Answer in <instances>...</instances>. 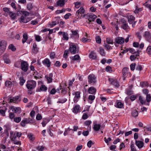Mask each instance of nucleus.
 <instances>
[{"label": "nucleus", "mask_w": 151, "mask_h": 151, "mask_svg": "<svg viewBox=\"0 0 151 151\" xmlns=\"http://www.w3.org/2000/svg\"><path fill=\"white\" fill-rule=\"evenodd\" d=\"M28 123H29V121L28 120L27 118H25L21 122L20 124L22 126L24 127L25 125V124Z\"/></svg>", "instance_id": "21"}, {"label": "nucleus", "mask_w": 151, "mask_h": 151, "mask_svg": "<svg viewBox=\"0 0 151 151\" xmlns=\"http://www.w3.org/2000/svg\"><path fill=\"white\" fill-rule=\"evenodd\" d=\"M96 42L99 44H100L101 42V39L99 36H97L96 38Z\"/></svg>", "instance_id": "42"}, {"label": "nucleus", "mask_w": 151, "mask_h": 151, "mask_svg": "<svg viewBox=\"0 0 151 151\" xmlns=\"http://www.w3.org/2000/svg\"><path fill=\"white\" fill-rule=\"evenodd\" d=\"M42 63L44 65H46L47 67H49L50 66L51 62L47 58H46L43 60Z\"/></svg>", "instance_id": "13"}, {"label": "nucleus", "mask_w": 151, "mask_h": 151, "mask_svg": "<svg viewBox=\"0 0 151 151\" xmlns=\"http://www.w3.org/2000/svg\"><path fill=\"white\" fill-rule=\"evenodd\" d=\"M135 144L139 148H141L144 146L143 142L140 141L136 140L135 142Z\"/></svg>", "instance_id": "16"}, {"label": "nucleus", "mask_w": 151, "mask_h": 151, "mask_svg": "<svg viewBox=\"0 0 151 151\" xmlns=\"http://www.w3.org/2000/svg\"><path fill=\"white\" fill-rule=\"evenodd\" d=\"M130 147L131 151H137L136 149H135L134 144H132Z\"/></svg>", "instance_id": "64"}, {"label": "nucleus", "mask_w": 151, "mask_h": 151, "mask_svg": "<svg viewBox=\"0 0 151 151\" xmlns=\"http://www.w3.org/2000/svg\"><path fill=\"white\" fill-rule=\"evenodd\" d=\"M23 38L22 40V42L23 43H24L28 39L27 35L26 34H24L23 36Z\"/></svg>", "instance_id": "31"}, {"label": "nucleus", "mask_w": 151, "mask_h": 151, "mask_svg": "<svg viewBox=\"0 0 151 151\" xmlns=\"http://www.w3.org/2000/svg\"><path fill=\"white\" fill-rule=\"evenodd\" d=\"M94 126L93 127V129L95 131H99L101 125L99 124H96V122H93Z\"/></svg>", "instance_id": "18"}, {"label": "nucleus", "mask_w": 151, "mask_h": 151, "mask_svg": "<svg viewBox=\"0 0 151 151\" xmlns=\"http://www.w3.org/2000/svg\"><path fill=\"white\" fill-rule=\"evenodd\" d=\"M38 48L37 47V45L35 43H34L33 45L32 51L34 53H36L38 51Z\"/></svg>", "instance_id": "22"}, {"label": "nucleus", "mask_w": 151, "mask_h": 151, "mask_svg": "<svg viewBox=\"0 0 151 151\" xmlns=\"http://www.w3.org/2000/svg\"><path fill=\"white\" fill-rule=\"evenodd\" d=\"M110 81L111 84L116 87H119V85L118 81L116 79H109Z\"/></svg>", "instance_id": "9"}, {"label": "nucleus", "mask_w": 151, "mask_h": 151, "mask_svg": "<svg viewBox=\"0 0 151 151\" xmlns=\"http://www.w3.org/2000/svg\"><path fill=\"white\" fill-rule=\"evenodd\" d=\"M63 38L62 39L63 40H68V34L67 32H63Z\"/></svg>", "instance_id": "27"}, {"label": "nucleus", "mask_w": 151, "mask_h": 151, "mask_svg": "<svg viewBox=\"0 0 151 151\" xmlns=\"http://www.w3.org/2000/svg\"><path fill=\"white\" fill-rule=\"evenodd\" d=\"M11 109H12V111L15 113H20L21 112V109L19 107H16L13 106L11 107Z\"/></svg>", "instance_id": "14"}, {"label": "nucleus", "mask_w": 151, "mask_h": 151, "mask_svg": "<svg viewBox=\"0 0 151 151\" xmlns=\"http://www.w3.org/2000/svg\"><path fill=\"white\" fill-rule=\"evenodd\" d=\"M21 69L24 72L27 71L28 68V65L27 62L22 60L21 62Z\"/></svg>", "instance_id": "6"}, {"label": "nucleus", "mask_w": 151, "mask_h": 151, "mask_svg": "<svg viewBox=\"0 0 151 151\" xmlns=\"http://www.w3.org/2000/svg\"><path fill=\"white\" fill-rule=\"evenodd\" d=\"M100 54L102 56H104L105 55L104 49L101 48H100Z\"/></svg>", "instance_id": "52"}, {"label": "nucleus", "mask_w": 151, "mask_h": 151, "mask_svg": "<svg viewBox=\"0 0 151 151\" xmlns=\"http://www.w3.org/2000/svg\"><path fill=\"white\" fill-rule=\"evenodd\" d=\"M141 86L143 87H144L148 86V83L147 82H143L140 83Z\"/></svg>", "instance_id": "58"}, {"label": "nucleus", "mask_w": 151, "mask_h": 151, "mask_svg": "<svg viewBox=\"0 0 151 151\" xmlns=\"http://www.w3.org/2000/svg\"><path fill=\"white\" fill-rule=\"evenodd\" d=\"M29 13L28 12L25 11H23L22 14L23 16H24V17H25L26 16H29Z\"/></svg>", "instance_id": "50"}, {"label": "nucleus", "mask_w": 151, "mask_h": 151, "mask_svg": "<svg viewBox=\"0 0 151 151\" xmlns=\"http://www.w3.org/2000/svg\"><path fill=\"white\" fill-rule=\"evenodd\" d=\"M41 91H45L47 89V88L44 85H42L40 88Z\"/></svg>", "instance_id": "48"}, {"label": "nucleus", "mask_w": 151, "mask_h": 151, "mask_svg": "<svg viewBox=\"0 0 151 151\" xmlns=\"http://www.w3.org/2000/svg\"><path fill=\"white\" fill-rule=\"evenodd\" d=\"M44 148L43 146H38L37 147L36 149L39 151H42L44 150Z\"/></svg>", "instance_id": "54"}, {"label": "nucleus", "mask_w": 151, "mask_h": 151, "mask_svg": "<svg viewBox=\"0 0 151 151\" xmlns=\"http://www.w3.org/2000/svg\"><path fill=\"white\" fill-rule=\"evenodd\" d=\"M147 52L148 54L151 55V46H149L147 47Z\"/></svg>", "instance_id": "51"}, {"label": "nucleus", "mask_w": 151, "mask_h": 151, "mask_svg": "<svg viewBox=\"0 0 151 151\" xmlns=\"http://www.w3.org/2000/svg\"><path fill=\"white\" fill-rule=\"evenodd\" d=\"M80 111V107L79 105H76L73 108V112L75 113L79 112Z\"/></svg>", "instance_id": "17"}, {"label": "nucleus", "mask_w": 151, "mask_h": 151, "mask_svg": "<svg viewBox=\"0 0 151 151\" xmlns=\"http://www.w3.org/2000/svg\"><path fill=\"white\" fill-rule=\"evenodd\" d=\"M122 25H121L122 28L124 30H128L129 29V27L128 26L126 21L124 20L122 21Z\"/></svg>", "instance_id": "11"}, {"label": "nucleus", "mask_w": 151, "mask_h": 151, "mask_svg": "<svg viewBox=\"0 0 151 151\" xmlns=\"http://www.w3.org/2000/svg\"><path fill=\"white\" fill-rule=\"evenodd\" d=\"M115 42L117 43L122 44L124 42V39L122 37H118L116 38Z\"/></svg>", "instance_id": "10"}, {"label": "nucleus", "mask_w": 151, "mask_h": 151, "mask_svg": "<svg viewBox=\"0 0 151 151\" xmlns=\"http://www.w3.org/2000/svg\"><path fill=\"white\" fill-rule=\"evenodd\" d=\"M139 100L140 101V102L142 104H144L145 102V101H144L143 99V98L141 96H139Z\"/></svg>", "instance_id": "61"}, {"label": "nucleus", "mask_w": 151, "mask_h": 151, "mask_svg": "<svg viewBox=\"0 0 151 151\" xmlns=\"http://www.w3.org/2000/svg\"><path fill=\"white\" fill-rule=\"evenodd\" d=\"M69 50H65L64 52V54L63 55V57L66 59L68 57V54L69 53Z\"/></svg>", "instance_id": "29"}, {"label": "nucleus", "mask_w": 151, "mask_h": 151, "mask_svg": "<svg viewBox=\"0 0 151 151\" xmlns=\"http://www.w3.org/2000/svg\"><path fill=\"white\" fill-rule=\"evenodd\" d=\"M9 15L12 19L14 20L15 19L16 17V14L15 13H12H12Z\"/></svg>", "instance_id": "43"}, {"label": "nucleus", "mask_w": 151, "mask_h": 151, "mask_svg": "<svg viewBox=\"0 0 151 151\" xmlns=\"http://www.w3.org/2000/svg\"><path fill=\"white\" fill-rule=\"evenodd\" d=\"M21 65V63L19 61H17L14 64V66L17 68H19L20 65Z\"/></svg>", "instance_id": "56"}, {"label": "nucleus", "mask_w": 151, "mask_h": 151, "mask_svg": "<svg viewBox=\"0 0 151 151\" xmlns=\"http://www.w3.org/2000/svg\"><path fill=\"white\" fill-rule=\"evenodd\" d=\"M139 52H137V54L135 55H132L130 57V59L132 61H133L135 60L137 56H139Z\"/></svg>", "instance_id": "26"}, {"label": "nucleus", "mask_w": 151, "mask_h": 151, "mask_svg": "<svg viewBox=\"0 0 151 151\" xmlns=\"http://www.w3.org/2000/svg\"><path fill=\"white\" fill-rule=\"evenodd\" d=\"M106 42L108 44L112 45L113 43V40L109 37L107 38L106 39Z\"/></svg>", "instance_id": "32"}, {"label": "nucleus", "mask_w": 151, "mask_h": 151, "mask_svg": "<svg viewBox=\"0 0 151 151\" xmlns=\"http://www.w3.org/2000/svg\"><path fill=\"white\" fill-rule=\"evenodd\" d=\"M124 106L123 104L120 102H118L117 103V105L115 106L119 108H121L123 107Z\"/></svg>", "instance_id": "35"}, {"label": "nucleus", "mask_w": 151, "mask_h": 151, "mask_svg": "<svg viewBox=\"0 0 151 151\" xmlns=\"http://www.w3.org/2000/svg\"><path fill=\"white\" fill-rule=\"evenodd\" d=\"M76 15L78 18H81V17H85V10L83 7H81L76 12Z\"/></svg>", "instance_id": "2"}, {"label": "nucleus", "mask_w": 151, "mask_h": 151, "mask_svg": "<svg viewBox=\"0 0 151 151\" xmlns=\"http://www.w3.org/2000/svg\"><path fill=\"white\" fill-rule=\"evenodd\" d=\"M67 101V99L66 98H63L59 99L57 102L60 103H63Z\"/></svg>", "instance_id": "34"}, {"label": "nucleus", "mask_w": 151, "mask_h": 151, "mask_svg": "<svg viewBox=\"0 0 151 151\" xmlns=\"http://www.w3.org/2000/svg\"><path fill=\"white\" fill-rule=\"evenodd\" d=\"M147 2H146L144 4V5L146 7L148 8L150 10H151V4H147Z\"/></svg>", "instance_id": "53"}, {"label": "nucleus", "mask_w": 151, "mask_h": 151, "mask_svg": "<svg viewBox=\"0 0 151 151\" xmlns=\"http://www.w3.org/2000/svg\"><path fill=\"white\" fill-rule=\"evenodd\" d=\"M12 84V82L10 81H7L5 82L6 86L8 87H10Z\"/></svg>", "instance_id": "41"}, {"label": "nucleus", "mask_w": 151, "mask_h": 151, "mask_svg": "<svg viewBox=\"0 0 151 151\" xmlns=\"http://www.w3.org/2000/svg\"><path fill=\"white\" fill-rule=\"evenodd\" d=\"M89 57L90 58L93 59H95L97 58V56L96 53L94 51H92L91 52L89 55Z\"/></svg>", "instance_id": "20"}, {"label": "nucleus", "mask_w": 151, "mask_h": 151, "mask_svg": "<svg viewBox=\"0 0 151 151\" xmlns=\"http://www.w3.org/2000/svg\"><path fill=\"white\" fill-rule=\"evenodd\" d=\"M88 91L89 93L93 94L95 93L96 89L93 87L91 86L89 88Z\"/></svg>", "instance_id": "15"}, {"label": "nucleus", "mask_w": 151, "mask_h": 151, "mask_svg": "<svg viewBox=\"0 0 151 151\" xmlns=\"http://www.w3.org/2000/svg\"><path fill=\"white\" fill-rule=\"evenodd\" d=\"M132 115L134 117H137L138 114V112L136 110H133L132 112Z\"/></svg>", "instance_id": "30"}, {"label": "nucleus", "mask_w": 151, "mask_h": 151, "mask_svg": "<svg viewBox=\"0 0 151 151\" xmlns=\"http://www.w3.org/2000/svg\"><path fill=\"white\" fill-rule=\"evenodd\" d=\"M6 110V109H5L4 110L2 109H1L0 110V113L2 115V116H5V114Z\"/></svg>", "instance_id": "60"}, {"label": "nucleus", "mask_w": 151, "mask_h": 151, "mask_svg": "<svg viewBox=\"0 0 151 151\" xmlns=\"http://www.w3.org/2000/svg\"><path fill=\"white\" fill-rule=\"evenodd\" d=\"M104 46L107 50H109L112 49L111 46L107 43H104Z\"/></svg>", "instance_id": "36"}, {"label": "nucleus", "mask_w": 151, "mask_h": 151, "mask_svg": "<svg viewBox=\"0 0 151 151\" xmlns=\"http://www.w3.org/2000/svg\"><path fill=\"white\" fill-rule=\"evenodd\" d=\"M3 10L5 12L8 13L9 14H10L12 13L11 12H10L8 8H3Z\"/></svg>", "instance_id": "39"}, {"label": "nucleus", "mask_w": 151, "mask_h": 151, "mask_svg": "<svg viewBox=\"0 0 151 151\" xmlns=\"http://www.w3.org/2000/svg\"><path fill=\"white\" fill-rule=\"evenodd\" d=\"M15 116V115L14 113L10 112L9 113V117L11 119H14Z\"/></svg>", "instance_id": "46"}, {"label": "nucleus", "mask_w": 151, "mask_h": 151, "mask_svg": "<svg viewBox=\"0 0 151 151\" xmlns=\"http://www.w3.org/2000/svg\"><path fill=\"white\" fill-rule=\"evenodd\" d=\"M80 97V93L78 91L76 92L75 93V97H74L73 100L75 102H77V99H79Z\"/></svg>", "instance_id": "25"}, {"label": "nucleus", "mask_w": 151, "mask_h": 151, "mask_svg": "<svg viewBox=\"0 0 151 151\" xmlns=\"http://www.w3.org/2000/svg\"><path fill=\"white\" fill-rule=\"evenodd\" d=\"M146 99L147 102H149L151 101V96L150 94H147L146 95Z\"/></svg>", "instance_id": "45"}, {"label": "nucleus", "mask_w": 151, "mask_h": 151, "mask_svg": "<svg viewBox=\"0 0 151 151\" xmlns=\"http://www.w3.org/2000/svg\"><path fill=\"white\" fill-rule=\"evenodd\" d=\"M71 54H75L78 52V48L74 43H71L68 49Z\"/></svg>", "instance_id": "1"}, {"label": "nucleus", "mask_w": 151, "mask_h": 151, "mask_svg": "<svg viewBox=\"0 0 151 151\" xmlns=\"http://www.w3.org/2000/svg\"><path fill=\"white\" fill-rule=\"evenodd\" d=\"M19 98V96H15L12 99H10V102H14V101H17ZM15 103V102H14Z\"/></svg>", "instance_id": "37"}, {"label": "nucleus", "mask_w": 151, "mask_h": 151, "mask_svg": "<svg viewBox=\"0 0 151 151\" xmlns=\"http://www.w3.org/2000/svg\"><path fill=\"white\" fill-rule=\"evenodd\" d=\"M27 9L29 10H30L32 8V4L31 3H29L27 5Z\"/></svg>", "instance_id": "57"}, {"label": "nucleus", "mask_w": 151, "mask_h": 151, "mask_svg": "<svg viewBox=\"0 0 151 151\" xmlns=\"http://www.w3.org/2000/svg\"><path fill=\"white\" fill-rule=\"evenodd\" d=\"M36 82L33 80L28 81L27 82L26 86L29 90L35 88L36 86Z\"/></svg>", "instance_id": "3"}, {"label": "nucleus", "mask_w": 151, "mask_h": 151, "mask_svg": "<svg viewBox=\"0 0 151 151\" xmlns=\"http://www.w3.org/2000/svg\"><path fill=\"white\" fill-rule=\"evenodd\" d=\"M129 68H124L122 70L123 77L124 78L123 79L124 80L127 75V74Z\"/></svg>", "instance_id": "12"}, {"label": "nucleus", "mask_w": 151, "mask_h": 151, "mask_svg": "<svg viewBox=\"0 0 151 151\" xmlns=\"http://www.w3.org/2000/svg\"><path fill=\"white\" fill-rule=\"evenodd\" d=\"M106 70L109 72H111L112 71L111 68L110 66H107L106 68Z\"/></svg>", "instance_id": "49"}, {"label": "nucleus", "mask_w": 151, "mask_h": 151, "mask_svg": "<svg viewBox=\"0 0 151 151\" xmlns=\"http://www.w3.org/2000/svg\"><path fill=\"white\" fill-rule=\"evenodd\" d=\"M42 118V117L41 115L40 114H38L36 116V119L37 120H41Z\"/></svg>", "instance_id": "59"}, {"label": "nucleus", "mask_w": 151, "mask_h": 151, "mask_svg": "<svg viewBox=\"0 0 151 151\" xmlns=\"http://www.w3.org/2000/svg\"><path fill=\"white\" fill-rule=\"evenodd\" d=\"M88 78V82L89 83H92V84H93L96 82V77L93 75H89Z\"/></svg>", "instance_id": "7"}, {"label": "nucleus", "mask_w": 151, "mask_h": 151, "mask_svg": "<svg viewBox=\"0 0 151 151\" xmlns=\"http://www.w3.org/2000/svg\"><path fill=\"white\" fill-rule=\"evenodd\" d=\"M143 37L147 41L150 42H151V35L149 32H145L144 33Z\"/></svg>", "instance_id": "8"}, {"label": "nucleus", "mask_w": 151, "mask_h": 151, "mask_svg": "<svg viewBox=\"0 0 151 151\" xmlns=\"http://www.w3.org/2000/svg\"><path fill=\"white\" fill-rule=\"evenodd\" d=\"M6 46V42L4 40L0 42V49L1 50L0 55L2 54L5 50Z\"/></svg>", "instance_id": "5"}, {"label": "nucleus", "mask_w": 151, "mask_h": 151, "mask_svg": "<svg viewBox=\"0 0 151 151\" xmlns=\"http://www.w3.org/2000/svg\"><path fill=\"white\" fill-rule=\"evenodd\" d=\"M88 117V116L87 114L86 113H83L82 116V118L83 119H87Z\"/></svg>", "instance_id": "63"}, {"label": "nucleus", "mask_w": 151, "mask_h": 151, "mask_svg": "<svg viewBox=\"0 0 151 151\" xmlns=\"http://www.w3.org/2000/svg\"><path fill=\"white\" fill-rule=\"evenodd\" d=\"M21 119L20 117H15L14 118V121L17 123L19 122L21 120Z\"/></svg>", "instance_id": "44"}, {"label": "nucleus", "mask_w": 151, "mask_h": 151, "mask_svg": "<svg viewBox=\"0 0 151 151\" xmlns=\"http://www.w3.org/2000/svg\"><path fill=\"white\" fill-rule=\"evenodd\" d=\"M65 4V0H59L57 2V5L61 7L63 6Z\"/></svg>", "instance_id": "23"}, {"label": "nucleus", "mask_w": 151, "mask_h": 151, "mask_svg": "<svg viewBox=\"0 0 151 151\" xmlns=\"http://www.w3.org/2000/svg\"><path fill=\"white\" fill-rule=\"evenodd\" d=\"M11 141L13 142L15 144L19 145L21 144V142L20 141H17L15 139L13 140V139H11Z\"/></svg>", "instance_id": "47"}, {"label": "nucleus", "mask_w": 151, "mask_h": 151, "mask_svg": "<svg viewBox=\"0 0 151 151\" xmlns=\"http://www.w3.org/2000/svg\"><path fill=\"white\" fill-rule=\"evenodd\" d=\"M20 19L21 22L25 23H27L30 20L29 18H25L23 15L21 17Z\"/></svg>", "instance_id": "19"}, {"label": "nucleus", "mask_w": 151, "mask_h": 151, "mask_svg": "<svg viewBox=\"0 0 151 151\" xmlns=\"http://www.w3.org/2000/svg\"><path fill=\"white\" fill-rule=\"evenodd\" d=\"M86 18L88 20V23L93 21L94 19L97 17L96 16L92 13L87 14L86 15Z\"/></svg>", "instance_id": "4"}, {"label": "nucleus", "mask_w": 151, "mask_h": 151, "mask_svg": "<svg viewBox=\"0 0 151 151\" xmlns=\"http://www.w3.org/2000/svg\"><path fill=\"white\" fill-rule=\"evenodd\" d=\"M65 11V9H62L61 10H58L56 11V13L57 14H59V13H63Z\"/></svg>", "instance_id": "55"}, {"label": "nucleus", "mask_w": 151, "mask_h": 151, "mask_svg": "<svg viewBox=\"0 0 151 151\" xmlns=\"http://www.w3.org/2000/svg\"><path fill=\"white\" fill-rule=\"evenodd\" d=\"M9 48L14 51L16 50V48L12 44L10 45L9 46Z\"/></svg>", "instance_id": "40"}, {"label": "nucleus", "mask_w": 151, "mask_h": 151, "mask_svg": "<svg viewBox=\"0 0 151 151\" xmlns=\"http://www.w3.org/2000/svg\"><path fill=\"white\" fill-rule=\"evenodd\" d=\"M135 19V17L132 15H130L128 17V21L129 24L132 23V22Z\"/></svg>", "instance_id": "24"}, {"label": "nucleus", "mask_w": 151, "mask_h": 151, "mask_svg": "<svg viewBox=\"0 0 151 151\" xmlns=\"http://www.w3.org/2000/svg\"><path fill=\"white\" fill-rule=\"evenodd\" d=\"M19 84L21 86H23L25 82V80L24 79L23 77H20L19 78Z\"/></svg>", "instance_id": "33"}, {"label": "nucleus", "mask_w": 151, "mask_h": 151, "mask_svg": "<svg viewBox=\"0 0 151 151\" xmlns=\"http://www.w3.org/2000/svg\"><path fill=\"white\" fill-rule=\"evenodd\" d=\"M91 123V121L90 120H87L84 122L85 125L86 126H89Z\"/></svg>", "instance_id": "62"}, {"label": "nucleus", "mask_w": 151, "mask_h": 151, "mask_svg": "<svg viewBox=\"0 0 151 151\" xmlns=\"http://www.w3.org/2000/svg\"><path fill=\"white\" fill-rule=\"evenodd\" d=\"M70 58L74 61L80 59L79 56L78 55H76L74 56L70 57Z\"/></svg>", "instance_id": "28"}, {"label": "nucleus", "mask_w": 151, "mask_h": 151, "mask_svg": "<svg viewBox=\"0 0 151 151\" xmlns=\"http://www.w3.org/2000/svg\"><path fill=\"white\" fill-rule=\"evenodd\" d=\"M94 143V142H93L91 140H89L87 143V145L88 147L90 148L92 145H93Z\"/></svg>", "instance_id": "38"}]
</instances>
